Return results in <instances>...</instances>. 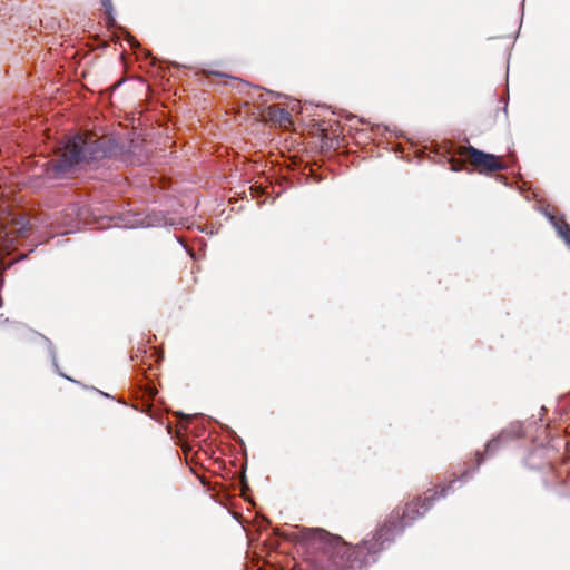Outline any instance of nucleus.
Masks as SVG:
<instances>
[{
  "mask_svg": "<svg viewBox=\"0 0 570 570\" xmlns=\"http://www.w3.org/2000/svg\"><path fill=\"white\" fill-rule=\"evenodd\" d=\"M395 530L396 524L385 522L371 539L352 546L342 537L331 534L324 529L305 528L299 532L298 541L321 551L313 561V570H364L393 541Z\"/></svg>",
  "mask_w": 570,
  "mask_h": 570,
  "instance_id": "1",
  "label": "nucleus"
},
{
  "mask_svg": "<svg viewBox=\"0 0 570 570\" xmlns=\"http://www.w3.org/2000/svg\"><path fill=\"white\" fill-rule=\"evenodd\" d=\"M114 149L112 139L95 132L77 134L69 137L60 148L58 158L49 163L47 174L62 177L76 166L106 158Z\"/></svg>",
  "mask_w": 570,
  "mask_h": 570,
  "instance_id": "2",
  "label": "nucleus"
},
{
  "mask_svg": "<svg viewBox=\"0 0 570 570\" xmlns=\"http://www.w3.org/2000/svg\"><path fill=\"white\" fill-rule=\"evenodd\" d=\"M466 154L470 157L471 165L480 174H491L501 171L507 168V165L500 159L499 156L480 150L471 145L466 147Z\"/></svg>",
  "mask_w": 570,
  "mask_h": 570,
  "instance_id": "3",
  "label": "nucleus"
},
{
  "mask_svg": "<svg viewBox=\"0 0 570 570\" xmlns=\"http://www.w3.org/2000/svg\"><path fill=\"white\" fill-rule=\"evenodd\" d=\"M524 435L523 424L521 422H513L508 428L502 430L498 436L491 439L485 445V454L493 455L504 442L510 440L520 439Z\"/></svg>",
  "mask_w": 570,
  "mask_h": 570,
  "instance_id": "4",
  "label": "nucleus"
},
{
  "mask_svg": "<svg viewBox=\"0 0 570 570\" xmlns=\"http://www.w3.org/2000/svg\"><path fill=\"white\" fill-rule=\"evenodd\" d=\"M428 512V499L419 497L407 502L401 515V525L406 527L417 518H423Z\"/></svg>",
  "mask_w": 570,
  "mask_h": 570,
  "instance_id": "5",
  "label": "nucleus"
},
{
  "mask_svg": "<svg viewBox=\"0 0 570 570\" xmlns=\"http://www.w3.org/2000/svg\"><path fill=\"white\" fill-rule=\"evenodd\" d=\"M471 473L469 470H465L459 479L452 480L449 484L440 488V491L435 490L433 494H431L432 489H430V502L434 499L445 498L450 492H453L458 487H461L464 482H466L471 478ZM436 487L435 489H438Z\"/></svg>",
  "mask_w": 570,
  "mask_h": 570,
  "instance_id": "6",
  "label": "nucleus"
},
{
  "mask_svg": "<svg viewBox=\"0 0 570 570\" xmlns=\"http://www.w3.org/2000/svg\"><path fill=\"white\" fill-rule=\"evenodd\" d=\"M544 216L554 227L558 235L564 240L566 245L570 248V226L564 220V217L561 216L560 218H558L548 210H544Z\"/></svg>",
  "mask_w": 570,
  "mask_h": 570,
  "instance_id": "7",
  "label": "nucleus"
},
{
  "mask_svg": "<svg viewBox=\"0 0 570 570\" xmlns=\"http://www.w3.org/2000/svg\"><path fill=\"white\" fill-rule=\"evenodd\" d=\"M267 116L281 124V125H286V124H291L292 122V116L289 114V111H287L286 109L284 108H281L276 105H272L268 107L267 109Z\"/></svg>",
  "mask_w": 570,
  "mask_h": 570,
  "instance_id": "8",
  "label": "nucleus"
},
{
  "mask_svg": "<svg viewBox=\"0 0 570 570\" xmlns=\"http://www.w3.org/2000/svg\"><path fill=\"white\" fill-rule=\"evenodd\" d=\"M102 6L104 8L106 9V12L108 14H110V10H111V0H102Z\"/></svg>",
  "mask_w": 570,
  "mask_h": 570,
  "instance_id": "9",
  "label": "nucleus"
},
{
  "mask_svg": "<svg viewBox=\"0 0 570 570\" xmlns=\"http://www.w3.org/2000/svg\"><path fill=\"white\" fill-rule=\"evenodd\" d=\"M413 153L417 157L419 161H422L424 151L422 149H415Z\"/></svg>",
  "mask_w": 570,
  "mask_h": 570,
  "instance_id": "10",
  "label": "nucleus"
},
{
  "mask_svg": "<svg viewBox=\"0 0 570 570\" xmlns=\"http://www.w3.org/2000/svg\"><path fill=\"white\" fill-rule=\"evenodd\" d=\"M429 150H430V155L433 154V153H439L438 149H436V144L434 141H432V140H430Z\"/></svg>",
  "mask_w": 570,
  "mask_h": 570,
  "instance_id": "11",
  "label": "nucleus"
},
{
  "mask_svg": "<svg viewBox=\"0 0 570 570\" xmlns=\"http://www.w3.org/2000/svg\"><path fill=\"white\" fill-rule=\"evenodd\" d=\"M476 461L478 465H480L483 461V454L481 452H476Z\"/></svg>",
  "mask_w": 570,
  "mask_h": 570,
  "instance_id": "12",
  "label": "nucleus"
},
{
  "mask_svg": "<svg viewBox=\"0 0 570 570\" xmlns=\"http://www.w3.org/2000/svg\"><path fill=\"white\" fill-rule=\"evenodd\" d=\"M478 466L479 465L476 464V466L473 468L472 473H475V471L478 470Z\"/></svg>",
  "mask_w": 570,
  "mask_h": 570,
  "instance_id": "13",
  "label": "nucleus"
},
{
  "mask_svg": "<svg viewBox=\"0 0 570 570\" xmlns=\"http://www.w3.org/2000/svg\"><path fill=\"white\" fill-rule=\"evenodd\" d=\"M478 466L479 465L476 464V466L473 468L472 473H475V471L478 470Z\"/></svg>",
  "mask_w": 570,
  "mask_h": 570,
  "instance_id": "14",
  "label": "nucleus"
},
{
  "mask_svg": "<svg viewBox=\"0 0 570 570\" xmlns=\"http://www.w3.org/2000/svg\"><path fill=\"white\" fill-rule=\"evenodd\" d=\"M478 466L479 465L476 464V466L473 468L472 473H475V471L478 470Z\"/></svg>",
  "mask_w": 570,
  "mask_h": 570,
  "instance_id": "15",
  "label": "nucleus"
}]
</instances>
